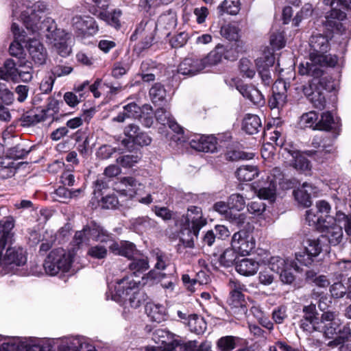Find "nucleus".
Instances as JSON below:
<instances>
[{
  "instance_id": "nucleus-26",
  "label": "nucleus",
  "mask_w": 351,
  "mask_h": 351,
  "mask_svg": "<svg viewBox=\"0 0 351 351\" xmlns=\"http://www.w3.org/2000/svg\"><path fill=\"white\" fill-rule=\"evenodd\" d=\"M331 210V206L329 203L325 200H319L316 202L315 208H311L310 210H306V220L309 224V220L308 219V214L309 211L313 212V213L322 219L323 222L325 223H330L331 220L333 219V217L329 215Z\"/></svg>"
},
{
  "instance_id": "nucleus-34",
  "label": "nucleus",
  "mask_w": 351,
  "mask_h": 351,
  "mask_svg": "<svg viewBox=\"0 0 351 351\" xmlns=\"http://www.w3.org/2000/svg\"><path fill=\"white\" fill-rule=\"evenodd\" d=\"M316 126L317 130H319L336 131L339 129V121L334 119L330 112H325L322 114L321 118L318 121V123Z\"/></svg>"
},
{
  "instance_id": "nucleus-16",
  "label": "nucleus",
  "mask_w": 351,
  "mask_h": 351,
  "mask_svg": "<svg viewBox=\"0 0 351 351\" xmlns=\"http://www.w3.org/2000/svg\"><path fill=\"white\" fill-rule=\"evenodd\" d=\"M191 147L196 151L214 153L217 151V138L213 135L195 134L189 141Z\"/></svg>"
},
{
  "instance_id": "nucleus-60",
  "label": "nucleus",
  "mask_w": 351,
  "mask_h": 351,
  "mask_svg": "<svg viewBox=\"0 0 351 351\" xmlns=\"http://www.w3.org/2000/svg\"><path fill=\"white\" fill-rule=\"evenodd\" d=\"M152 256L156 261L155 268L160 270L165 269L167 267V256L159 250H153Z\"/></svg>"
},
{
  "instance_id": "nucleus-41",
  "label": "nucleus",
  "mask_w": 351,
  "mask_h": 351,
  "mask_svg": "<svg viewBox=\"0 0 351 351\" xmlns=\"http://www.w3.org/2000/svg\"><path fill=\"white\" fill-rule=\"evenodd\" d=\"M250 197V195H248L246 193H234L228 197V204L231 209H235L236 210L239 211L245 207V199H249Z\"/></svg>"
},
{
  "instance_id": "nucleus-10",
  "label": "nucleus",
  "mask_w": 351,
  "mask_h": 351,
  "mask_svg": "<svg viewBox=\"0 0 351 351\" xmlns=\"http://www.w3.org/2000/svg\"><path fill=\"white\" fill-rule=\"evenodd\" d=\"M256 241L252 234L241 230L232 237L231 247L241 256H247L255 248Z\"/></svg>"
},
{
  "instance_id": "nucleus-35",
  "label": "nucleus",
  "mask_w": 351,
  "mask_h": 351,
  "mask_svg": "<svg viewBox=\"0 0 351 351\" xmlns=\"http://www.w3.org/2000/svg\"><path fill=\"white\" fill-rule=\"evenodd\" d=\"M258 173V169L254 165H242L236 171L237 178L243 182L252 180Z\"/></svg>"
},
{
  "instance_id": "nucleus-62",
  "label": "nucleus",
  "mask_w": 351,
  "mask_h": 351,
  "mask_svg": "<svg viewBox=\"0 0 351 351\" xmlns=\"http://www.w3.org/2000/svg\"><path fill=\"white\" fill-rule=\"evenodd\" d=\"M252 154H246L245 152L234 149L227 151L225 154V158L228 161H237L239 160H245L252 158Z\"/></svg>"
},
{
  "instance_id": "nucleus-2",
  "label": "nucleus",
  "mask_w": 351,
  "mask_h": 351,
  "mask_svg": "<svg viewBox=\"0 0 351 351\" xmlns=\"http://www.w3.org/2000/svg\"><path fill=\"white\" fill-rule=\"evenodd\" d=\"M140 281L132 279V275H127L117 280L112 300L122 305L132 308L140 306L147 298L144 291L138 289Z\"/></svg>"
},
{
  "instance_id": "nucleus-48",
  "label": "nucleus",
  "mask_w": 351,
  "mask_h": 351,
  "mask_svg": "<svg viewBox=\"0 0 351 351\" xmlns=\"http://www.w3.org/2000/svg\"><path fill=\"white\" fill-rule=\"evenodd\" d=\"M151 219L147 217H140L131 220L132 228L137 232L143 233L151 227Z\"/></svg>"
},
{
  "instance_id": "nucleus-54",
  "label": "nucleus",
  "mask_w": 351,
  "mask_h": 351,
  "mask_svg": "<svg viewBox=\"0 0 351 351\" xmlns=\"http://www.w3.org/2000/svg\"><path fill=\"white\" fill-rule=\"evenodd\" d=\"M128 117L139 119L142 114V107H140L135 102H130L123 107Z\"/></svg>"
},
{
  "instance_id": "nucleus-15",
  "label": "nucleus",
  "mask_w": 351,
  "mask_h": 351,
  "mask_svg": "<svg viewBox=\"0 0 351 351\" xmlns=\"http://www.w3.org/2000/svg\"><path fill=\"white\" fill-rule=\"evenodd\" d=\"M275 62V57L273 53L265 51L262 56L256 60L257 71L261 78L262 82L265 86H269L272 84V79L269 72V68L273 66Z\"/></svg>"
},
{
  "instance_id": "nucleus-58",
  "label": "nucleus",
  "mask_w": 351,
  "mask_h": 351,
  "mask_svg": "<svg viewBox=\"0 0 351 351\" xmlns=\"http://www.w3.org/2000/svg\"><path fill=\"white\" fill-rule=\"evenodd\" d=\"M122 247L121 256L127 257L129 260L132 259L139 253L136 246L129 241H122Z\"/></svg>"
},
{
  "instance_id": "nucleus-18",
  "label": "nucleus",
  "mask_w": 351,
  "mask_h": 351,
  "mask_svg": "<svg viewBox=\"0 0 351 351\" xmlns=\"http://www.w3.org/2000/svg\"><path fill=\"white\" fill-rule=\"evenodd\" d=\"M26 47L34 64L40 66L46 63L48 54L46 48L37 39H29Z\"/></svg>"
},
{
  "instance_id": "nucleus-8",
  "label": "nucleus",
  "mask_w": 351,
  "mask_h": 351,
  "mask_svg": "<svg viewBox=\"0 0 351 351\" xmlns=\"http://www.w3.org/2000/svg\"><path fill=\"white\" fill-rule=\"evenodd\" d=\"M0 247V267L10 265H24L27 262V252L20 245H13V241Z\"/></svg>"
},
{
  "instance_id": "nucleus-47",
  "label": "nucleus",
  "mask_w": 351,
  "mask_h": 351,
  "mask_svg": "<svg viewBox=\"0 0 351 351\" xmlns=\"http://www.w3.org/2000/svg\"><path fill=\"white\" fill-rule=\"evenodd\" d=\"M155 117L156 120L163 125H167L173 128V130H176V128L178 127L177 124L173 123L171 120L169 112L162 108L156 110Z\"/></svg>"
},
{
  "instance_id": "nucleus-55",
  "label": "nucleus",
  "mask_w": 351,
  "mask_h": 351,
  "mask_svg": "<svg viewBox=\"0 0 351 351\" xmlns=\"http://www.w3.org/2000/svg\"><path fill=\"white\" fill-rule=\"evenodd\" d=\"M153 110L150 105L145 104L142 106V114L138 119H142L146 127H150L153 122Z\"/></svg>"
},
{
  "instance_id": "nucleus-43",
  "label": "nucleus",
  "mask_w": 351,
  "mask_h": 351,
  "mask_svg": "<svg viewBox=\"0 0 351 351\" xmlns=\"http://www.w3.org/2000/svg\"><path fill=\"white\" fill-rule=\"evenodd\" d=\"M239 29L233 23L223 25L220 29L221 35L229 40H237L239 36Z\"/></svg>"
},
{
  "instance_id": "nucleus-17",
  "label": "nucleus",
  "mask_w": 351,
  "mask_h": 351,
  "mask_svg": "<svg viewBox=\"0 0 351 351\" xmlns=\"http://www.w3.org/2000/svg\"><path fill=\"white\" fill-rule=\"evenodd\" d=\"M346 18V14L341 8H334L326 12L323 25L328 31L342 33L345 28L343 27L341 21Z\"/></svg>"
},
{
  "instance_id": "nucleus-37",
  "label": "nucleus",
  "mask_w": 351,
  "mask_h": 351,
  "mask_svg": "<svg viewBox=\"0 0 351 351\" xmlns=\"http://www.w3.org/2000/svg\"><path fill=\"white\" fill-rule=\"evenodd\" d=\"M222 45H217L215 48L211 51L206 57L202 58L205 64V68L216 65L221 62L223 58L222 52H223Z\"/></svg>"
},
{
  "instance_id": "nucleus-59",
  "label": "nucleus",
  "mask_w": 351,
  "mask_h": 351,
  "mask_svg": "<svg viewBox=\"0 0 351 351\" xmlns=\"http://www.w3.org/2000/svg\"><path fill=\"white\" fill-rule=\"evenodd\" d=\"M270 128L269 124L267 125V130H264V136H269L270 141L278 146H282L283 145V138L282 137L281 132L278 130L277 128H275L274 130L269 132Z\"/></svg>"
},
{
  "instance_id": "nucleus-40",
  "label": "nucleus",
  "mask_w": 351,
  "mask_h": 351,
  "mask_svg": "<svg viewBox=\"0 0 351 351\" xmlns=\"http://www.w3.org/2000/svg\"><path fill=\"white\" fill-rule=\"evenodd\" d=\"M322 316H316L311 319L304 322H300V328L305 332L311 334L316 331H321L322 328Z\"/></svg>"
},
{
  "instance_id": "nucleus-61",
  "label": "nucleus",
  "mask_w": 351,
  "mask_h": 351,
  "mask_svg": "<svg viewBox=\"0 0 351 351\" xmlns=\"http://www.w3.org/2000/svg\"><path fill=\"white\" fill-rule=\"evenodd\" d=\"M313 8L311 4H305L300 11L297 13L296 16L293 19V23L295 26L299 25V23L304 18L311 16L313 14Z\"/></svg>"
},
{
  "instance_id": "nucleus-27",
  "label": "nucleus",
  "mask_w": 351,
  "mask_h": 351,
  "mask_svg": "<svg viewBox=\"0 0 351 351\" xmlns=\"http://www.w3.org/2000/svg\"><path fill=\"white\" fill-rule=\"evenodd\" d=\"M130 261L131 262L128 267L130 271H132V274L130 275H132V279H134V276H136L138 274L144 273L149 268L147 258L140 253L130 259Z\"/></svg>"
},
{
  "instance_id": "nucleus-46",
  "label": "nucleus",
  "mask_w": 351,
  "mask_h": 351,
  "mask_svg": "<svg viewBox=\"0 0 351 351\" xmlns=\"http://www.w3.org/2000/svg\"><path fill=\"white\" fill-rule=\"evenodd\" d=\"M166 90L160 83H156L149 90V96L153 103H158L165 99Z\"/></svg>"
},
{
  "instance_id": "nucleus-31",
  "label": "nucleus",
  "mask_w": 351,
  "mask_h": 351,
  "mask_svg": "<svg viewBox=\"0 0 351 351\" xmlns=\"http://www.w3.org/2000/svg\"><path fill=\"white\" fill-rule=\"evenodd\" d=\"M145 312L153 322L160 323L165 319L166 309L162 305L148 302L145 305Z\"/></svg>"
},
{
  "instance_id": "nucleus-56",
  "label": "nucleus",
  "mask_w": 351,
  "mask_h": 351,
  "mask_svg": "<svg viewBox=\"0 0 351 351\" xmlns=\"http://www.w3.org/2000/svg\"><path fill=\"white\" fill-rule=\"evenodd\" d=\"M293 167L298 171L307 174L311 171L309 161L304 156H300L295 158Z\"/></svg>"
},
{
  "instance_id": "nucleus-13",
  "label": "nucleus",
  "mask_w": 351,
  "mask_h": 351,
  "mask_svg": "<svg viewBox=\"0 0 351 351\" xmlns=\"http://www.w3.org/2000/svg\"><path fill=\"white\" fill-rule=\"evenodd\" d=\"M58 351H96V349L85 337L71 336L60 340Z\"/></svg>"
},
{
  "instance_id": "nucleus-24",
  "label": "nucleus",
  "mask_w": 351,
  "mask_h": 351,
  "mask_svg": "<svg viewBox=\"0 0 351 351\" xmlns=\"http://www.w3.org/2000/svg\"><path fill=\"white\" fill-rule=\"evenodd\" d=\"M237 90L246 99L256 105H263L265 99L262 93L256 87L245 84H239L237 86Z\"/></svg>"
},
{
  "instance_id": "nucleus-30",
  "label": "nucleus",
  "mask_w": 351,
  "mask_h": 351,
  "mask_svg": "<svg viewBox=\"0 0 351 351\" xmlns=\"http://www.w3.org/2000/svg\"><path fill=\"white\" fill-rule=\"evenodd\" d=\"M49 110H43L38 113L31 110L23 114L20 120L23 126L28 127L41 121H45L47 117Z\"/></svg>"
},
{
  "instance_id": "nucleus-63",
  "label": "nucleus",
  "mask_w": 351,
  "mask_h": 351,
  "mask_svg": "<svg viewBox=\"0 0 351 351\" xmlns=\"http://www.w3.org/2000/svg\"><path fill=\"white\" fill-rule=\"evenodd\" d=\"M53 48L61 56L66 57L71 53V48L66 44V38H61L60 41L53 43Z\"/></svg>"
},
{
  "instance_id": "nucleus-1",
  "label": "nucleus",
  "mask_w": 351,
  "mask_h": 351,
  "mask_svg": "<svg viewBox=\"0 0 351 351\" xmlns=\"http://www.w3.org/2000/svg\"><path fill=\"white\" fill-rule=\"evenodd\" d=\"M300 75L313 77L310 84L303 87V93L315 108L323 110L326 106V98L324 90L325 88L322 84L324 80L320 78L324 74V71L312 64H300L298 68Z\"/></svg>"
},
{
  "instance_id": "nucleus-29",
  "label": "nucleus",
  "mask_w": 351,
  "mask_h": 351,
  "mask_svg": "<svg viewBox=\"0 0 351 351\" xmlns=\"http://www.w3.org/2000/svg\"><path fill=\"white\" fill-rule=\"evenodd\" d=\"M262 128V123L260 117L256 114H247L245 116L242 122V129L249 134H254Z\"/></svg>"
},
{
  "instance_id": "nucleus-22",
  "label": "nucleus",
  "mask_w": 351,
  "mask_h": 351,
  "mask_svg": "<svg viewBox=\"0 0 351 351\" xmlns=\"http://www.w3.org/2000/svg\"><path fill=\"white\" fill-rule=\"evenodd\" d=\"M186 222L189 228L199 232L200 229L206 224V219L202 217L201 208L195 206L189 207L186 213Z\"/></svg>"
},
{
  "instance_id": "nucleus-44",
  "label": "nucleus",
  "mask_w": 351,
  "mask_h": 351,
  "mask_svg": "<svg viewBox=\"0 0 351 351\" xmlns=\"http://www.w3.org/2000/svg\"><path fill=\"white\" fill-rule=\"evenodd\" d=\"M237 254H239L233 247H231V248L226 249L219 256V261L220 265L226 267H231L237 260Z\"/></svg>"
},
{
  "instance_id": "nucleus-21",
  "label": "nucleus",
  "mask_w": 351,
  "mask_h": 351,
  "mask_svg": "<svg viewBox=\"0 0 351 351\" xmlns=\"http://www.w3.org/2000/svg\"><path fill=\"white\" fill-rule=\"evenodd\" d=\"M287 84L283 81L276 82L273 88V95L269 99L271 108H282L287 103Z\"/></svg>"
},
{
  "instance_id": "nucleus-50",
  "label": "nucleus",
  "mask_w": 351,
  "mask_h": 351,
  "mask_svg": "<svg viewBox=\"0 0 351 351\" xmlns=\"http://www.w3.org/2000/svg\"><path fill=\"white\" fill-rule=\"evenodd\" d=\"M268 265L271 271L279 274L288 266V263L285 258L276 256L269 259Z\"/></svg>"
},
{
  "instance_id": "nucleus-36",
  "label": "nucleus",
  "mask_w": 351,
  "mask_h": 351,
  "mask_svg": "<svg viewBox=\"0 0 351 351\" xmlns=\"http://www.w3.org/2000/svg\"><path fill=\"white\" fill-rule=\"evenodd\" d=\"M228 303L232 309H237L241 315L246 314L247 309L243 293H229Z\"/></svg>"
},
{
  "instance_id": "nucleus-33",
  "label": "nucleus",
  "mask_w": 351,
  "mask_h": 351,
  "mask_svg": "<svg viewBox=\"0 0 351 351\" xmlns=\"http://www.w3.org/2000/svg\"><path fill=\"white\" fill-rule=\"evenodd\" d=\"M189 330L197 335L203 334L207 328V324L204 319L196 314L188 315V322H184Z\"/></svg>"
},
{
  "instance_id": "nucleus-5",
  "label": "nucleus",
  "mask_w": 351,
  "mask_h": 351,
  "mask_svg": "<svg viewBox=\"0 0 351 351\" xmlns=\"http://www.w3.org/2000/svg\"><path fill=\"white\" fill-rule=\"evenodd\" d=\"M73 262V254L62 247H58L49 253L45 259L43 267L47 274L56 276L59 273L68 272Z\"/></svg>"
},
{
  "instance_id": "nucleus-39",
  "label": "nucleus",
  "mask_w": 351,
  "mask_h": 351,
  "mask_svg": "<svg viewBox=\"0 0 351 351\" xmlns=\"http://www.w3.org/2000/svg\"><path fill=\"white\" fill-rule=\"evenodd\" d=\"M219 15L227 13L231 15H236L240 10L239 0H224L217 8Z\"/></svg>"
},
{
  "instance_id": "nucleus-3",
  "label": "nucleus",
  "mask_w": 351,
  "mask_h": 351,
  "mask_svg": "<svg viewBox=\"0 0 351 351\" xmlns=\"http://www.w3.org/2000/svg\"><path fill=\"white\" fill-rule=\"evenodd\" d=\"M14 3L16 5L12 4L13 15L17 16L21 12L19 16L23 21L27 29H31L33 32L38 31L41 28L40 14L47 10L45 3L38 1L32 4L28 0H16L14 1Z\"/></svg>"
},
{
  "instance_id": "nucleus-32",
  "label": "nucleus",
  "mask_w": 351,
  "mask_h": 351,
  "mask_svg": "<svg viewBox=\"0 0 351 351\" xmlns=\"http://www.w3.org/2000/svg\"><path fill=\"white\" fill-rule=\"evenodd\" d=\"M258 268V263L250 258H243L236 265V270L246 276L254 275Z\"/></svg>"
},
{
  "instance_id": "nucleus-52",
  "label": "nucleus",
  "mask_w": 351,
  "mask_h": 351,
  "mask_svg": "<svg viewBox=\"0 0 351 351\" xmlns=\"http://www.w3.org/2000/svg\"><path fill=\"white\" fill-rule=\"evenodd\" d=\"M303 250L310 254L313 257H317L322 252L319 239H307Z\"/></svg>"
},
{
  "instance_id": "nucleus-11",
  "label": "nucleus",
  "mask_w": 351,
  "mask_h": 351,
  "mask_svg": "<svg viewBox=\"0 0 351 351\" xmlns=\"http://www.w3.org/2000/svg\"><path fill=\"white\" fill-rule=\"evenodd\" d=\"M144 185L132 176L121 177L114 183V190L121 195L132 199L138 194Z\"/></svg>"
},
{
  "instance_id": "nucleus-51",
  "label": "nucleus",
  "mask_w": 351,
  "mask_h": 351,
  "mask_svg": "<svg viewBox=\"0 0 351 351\" xmlns=\"http://www.w3.org/2000/svg\"><path fill=\"white\" fill-rule=\"evenodd\" d=\"M334 221L343 223L346 234L351 236V215H346L344 213L338 210L336 212L335 217L331 220V223Z\"/></svg>"
},
{
  "instance_id": "nucleus-25",
  "label": "nucleus",
  "mask_w": 351,
  "mask_h": 351,
  "mask_svg": "<svg viewBox=\"0 0 351 351\" xmlns=\"http://www.w3.org/2000/svg\"><path fill=\"white\" fill-rule=\"evenodd\" d=\"M314 187L308 182H304L300 187L293 192L295 199L304 207H309L311 204V193L314 191Z\"/></svg>"
},
{
  "instance_id": "nucleus-28",
  "label": "nucleus",
  "mask_w": 351,
  "mask_h": 351,
  "mask_svg": "<svg viewBox=\"0 0 351 351\" xmlns=\"http://www.w3.org/2000/svg\"><path fill=\"white\" fill-rule=\"evenodd\" d=\"M267 186H262L258 191V196L261 199H268L274 202L276 196V186L278 180L274 178V175L267 177Z\"/></svg>"
},
{
  "instance_id": "nucleus-38",
  "label": "nucleus",
  "mask_w": 351,
  "mask_h": 351,
  "mask_svg": "<svg viewBox=\"0 0 351 351\" xmlns=\"http://www.w3.org/2000/svg\"><path fill=\"white\" fill-rule=\"evenodd\" d=\"M93 14L96 15L100 19L105 21L110 25L115 28H119L121 26L120 17L122 12L120 10H114L112 12H99L97 14V12H93Z\"/></svg>"
},
{
  "instance_id": "nucleus-12",
  "label": "nucleus",
  "mask_w": 351,
  "mask_h": 351,
  "mask_svg": "<svg viewBox=\"0 0 351 351\" xmlns=\"http://www.w3.org/2000/svg\"><path fill=\"white\" fill-rule=\"evenodd\" d=\"M72 26L77 35L81 37L94 36L99 31L97 22L89 16H75L73 17Z\"/></svg>"
},
{
  "instance_id": "nucleus-6",
  "label": "nucleus",
  "mask_w": 351,
  "mask_h": 351,
  "mask_svg": "<svg viewBox=\"0 0 351 351\" xmlns=\"http://www.w3.org/2000/svg\"><path fill=\"white\" fill-rule=\"evenodd\" d=\"M309 226H313L319 232H322L323 238L328 239L332 245L339 244L343 239V230L341 226L336 223H325L319 218L316 217L313 212L309 211L308 214Z\"/></svg>"
},
{
  "instance_id": "nucleus-7",
  "label": "nucleus",
  "mask_w": 351,
  "mask_h": 351,
  "mask_svg": "<svg viewBox=\"0 0 351 351\" xmlns=\"http://www.w3.org/2000/svg\"><path fill=\"white\" fill-rule=\"evenodd\" d=\"M73 240L78 247L82 244H88L90 241L108 243L110 241V234L101 226L92 222L82 230L76 232Z\"/></svg>"
},
{
  "instance_id": "nucleus-9",
  "label": "nucleus",
  "mask_w": 351,
  "mask_h": 351,
  "mask_svg": "<svg viewBox=\"0 0 351 351\" xmlns=\"http://www.w3.org/2000/svg\"><path fill=\"white\" fill-rule=\"evenodd\" d=\"M313 147L317 149L315 151H308V154L319 162L333 159L336 155V148L333 141L328 136H315L312 141Z\"/></svg>"
},
{
  "instance_id": "nucleus-45",
  "label": "nucleus",
  "mask_w": 351,
  "mask_h": 351,
  "mask_svg": "<svg viewBox=\"0 0 351 351\" xmlns=\"http://www.w3.org/2000/svg\"><path fill=\"white\" fill-rule=\"evenodd\" d=\"M318 123V114L314 112L311 111L303 114L300 120V124L302 127L304 128H312L314 130H317Z\"/></svg>"
},
{
  "instance_id": "nucleus-53",
  "label": "nucleus",
  "mask_w": 351,
  "mask_h": 351,
  "mask_svg": "<svg viewBox=\"0 0 351 351\" xmlns=\"http://www.w3.org/2000/svg\"><path fill=\"white\" fill-rule=\"evenodd\" d=\"M240 72L247 77L252 78L255 75L253 64L247 58H241L239 62Z\"/></svg>"
},
{
  "instance_id": "nucleus-42",
  "label": "nucleus",
  "mask_w": 351,
  "mask_h": 351,
  "mask_svg": "<svg viewBox=\"0 0 351 351\" xmlns=\"http://www.w3.org/2000/svg\"><path fill=\"white\" fill-rule=\"evenodd\" d=\"M198 234L199 232H196L191 228H185L181 232L180 241L184 247L192 248L194 247L195 240L197 239Z\"/></svg>"
},
{
  "instance_id": "nucleus-64",
  "label": "nucleus",
  "mask_w": 351,
  "mask_h": 351,
  "mask_svg": "<svg viewBox=\"0 0 351 351\" xmlns=\"http://www.w3.org/2000/svg\"><path fill=\"white\" fill-rule=\"evenodd\" d=\"M139 158L134 155H125L117 158L118 164L123 167L129 168L133 167L138 162Z\"/></svg>"
},
{
  "instance_id": "nucleus-49",
  "label": "nucleus",
  "mask_w": 351,
  "mask_h": 351,
  "mask_svg": "<svg viewBox=\"0 0 351 351\" xmlns=\"http://www.w3.org/2000/svg\"><path fill=\"white\" fill-rule=\"evenodd\" d=\"M236 340L233 336L222 337L217 341V347L220 351H231L236 348Z\"/></svg>"
},
{
  "instance_id": "nucleus-14",
  "label": "nucleus",
  "mask_w": 351,
  "mask_h": 351,
  "mask_svg": "<svg viewBox=\"0 0 351 351\" xmlns=\"http://www.w3.org/2000/svg\"><path fill=\"white\" fill-rule=\"evenodd\" d=\"M321 331L327 339H332L338 333L339 329L342 324L339 318V313L335 311H328L322 314Z\"/></svg>"
},
{
  "instance_id": "nucleus-4",
  "label": "nucleus",
  "mask_w": 351,
  "mask_h": 351,
  "mask_svg": "<svg viewBox=\"0 0 351 351\" xmlns=\"http://www.w3.org/2000/svg\"><path fill=\"white\" fill-rule=\"evenodd\" d=\"M309 45L311 47L309 58L311 62H308V64H312L319 68L320 66L334 67L336 66L338 57L336 55L325 53L330 47L327 36L321 34L312 35L309 40Z\"/></svg>"
},
{
  "instance_id": "nucleus-20",
  "label": "nucleus",
  "mask_w": 351,
  "mask_h": 351,
  "mask_svg": "<svg viewBox=\"0 0 351 351\" xmlns=\"http://www.w3.org/2000/svg\"><path fill=\"white\" fill-rule=\"evenodd\" d=\"M204 69L206 68L202 58L189 57L179 64L178 71L184 75H194Z\"/></svg>"
},
{
  "instance_id": "nucleus-19",
  "label": "nucleus",
  "mask_w": 351,
  "mask_h": 351,
  "mask_svg": "<svg viewBox=\"0 0 351 351\" xmlns=\"http://www.w3.org/2000/svg\"><path fill=\"white\" fill-rule=\"evenodd\" d=\"M177 23L178 17L176 12L168 10L158 17L156 24V30L169 36L176 28Z\"/></svg>"
},
{
  "instance_id": "nucleus-23",
  "label": "nucleus",
  "mask_w": 351,
  "mask_h": 351,
  "mask_svg": "<svg viewBox=\"0 0 351 351\" xmlns=\"http://www.w3.org/2000/svg\"><path fill=\"white\" fill-rule=\"evenodd\" d=\"M14 219L8 216L0 220V247L14 241V234L12 231L14 227Z\"/></svg>"
},
{
  "instance_id": "nucleus-57",
  "label": "nucleus",
  "mask_w": 351,
  "mask_h": 351,
  "mask_svg": "<svg viewBox=\"0 0 351 351\" xmlns=\"http://www.w3.org/2000/svg\"><path fill=\"white\" fill-rule=\"evenodd\" d=\"M270 45L274 50H279L285 46V36L281 32H273L270 35Z\"/></svg>"
}]
</instances>
